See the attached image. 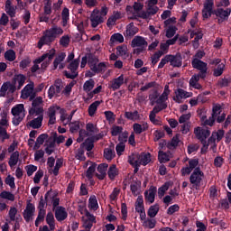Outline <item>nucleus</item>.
<instances>
[{"label":"nucleus","instance_id":"dca6fc26","mask_svg":"<svg viewBox=\"0 0 231 231\" xmlns=\"http://www.w3.org/2000/svg\"><path fill=\"white\" fill-rule=\"evenodd\" d=\"M169 62L173 68H181L183 64V59L181 55H168Z\"/></svg>","mask_w":231,"mask_h":231},{"label":"nucleus","instance_id":"a19ab883","mask_svg":"<svg viewBox=\"0 0 231 231\" xmlns=\"http://www.w3.org/2000/svg\"><path fill=\"white\" fill-rule=\"evenodd\" d=\"M140 158L141 155L138 153H132L131 155L128 156V163L130 165H137L140 164Z\"/></svg>","mask_w":231,"mask_h":231},{"label":"nucleus","instance_id":"6ab92c4d","mask_svg":"<svg viewBox=\"0 0 231 231\" xmlns=\"http://www.w3.org/2000/svg\"><path fill=\"white\" fill-rule=\"evenodd\" d=\"M53 57H55V49H51L49 52L44 53L38 59L33 60V64L39 65L41 62H44L46 59H49L50 60H53Z\"/></svg>","mask_w":231,"mask_h":231},{"label":"nucleus","instance_id":"2f4dec72","mask_svg":"<svg viewBox=\"0 0 231 231\" xmlns=\"http://www.w3.org/2000/svg\"><path fill=\"white\" fill-rule=\"evenodd\" d=\"M180 134H177L171 138V142L168 143L167 148L170 150L176 149V147L180 145Z\"/></svg>","mask_w":231,"mask_h":231},{"label":"nucleus","instance_id":"774afa93","mask_svg":"<svg viewBox=\"0 0 231 231\" xmlns=\"http://www.w3.org/2000/svg\"><path fill=\"white\" fill-rule=\"evenodd\" d=\"M123 131H124V127L115 125L111 129V134H112V136H118V134H122Z\"/></svg>","mask_w":231,"mask_h":231},{"label":"nucleus","instance_id":"338daca9","mask_svg":"<svg viewBox=\"0 0 231 231\" xmlns=\"http://www.w3.org/2000/svg\"><path fill=\"white\" fill-rule=\"evenodd\" d=\"M158 160L160 162V163H167V162H169V156L164 152L160 151L159 154H158Z\"/></svg>","mask_w":231,"mask_h":231},{"label":"nucleus","instance_id":"69168bd1","mask_svg":"<svg viewBox=\"0 0 231 231\" xmlns=\"http://www.w3.org/2000/svg\"><path fill=\"white\" fill-rule=\"evenodd\" d=\"M166 100H169V92L163 91L162 94L157 98L156 104H167Z\"/></svg>","mask_w":231,"mask_h":231},{"label":"nucleus","instance_id":"f704fd0d","mask_svg":"<svg viewBox=\"0 0 231 231\" xmlns=\"http://www.w3.org/2000/svg\"><path fill=\"white\" fill-rule=\"evenodd\" d=\"M139 165L145 167L151 163V152L140 154Z\"/></svg>","mask_w":231,"mask_h":231},{"label":"nucleus","instance_id":"f257e3e1","mask_svg":"<svg viewBox=\"0 0 231 231\" xmlns=\"http://www.w3.org/2000/svg\"><path fill=\"white\" fill-rule=\"evenodd\" d=\"M62 33H64V30L57 25H54L51 28L46 30L38 42L39 50H42V46L44 45L50 46V44H51V42H53L55 39H57V36L62 35Z\"/></svg>","mask_w":231,"mask_h":231},{"label":"nucleus","instance_id":"c03bdc74","mask_svg":"<svg viewBox=\"0 0 231 231\" xmlns=\"http://www.w3.org/2000/svg\"><path fill=\"white\" fill-rule=\"evenodd\" d=\"M170 187H171V182H165L162 186H161L158 189V197L160 199H162V198L165 196V192L169 190Z\"/></svg>","mask_w":231,"mask_h":231},{"label":"nucleus","instance_id":"9d476101","mask_svg":"<svg viewBox=\"0 0 231 231\" xmlns=\"http://www.w3.org/2000/svg\"><path fill=\"white\" fill-rule=\"evenodd\" d=\"M50 194H51V189L48 190L44 197L40 198L39 205H38V210H46V207H49L51 205L50 203Z\"/></svg>","mask_w":231,"mask_h":231},{"label":"nucleus","instance_id":"e2e57ef3","mask_svg":"<svg viewBox=\"0 0 231 231\" xmlns=\"http://www.w3.org/2000/svg\"><path fill=\"white\" fill-rule=\"evenodd\" d=\"M89 207L93 210H97L98 208V200H97V197L95 195L90 196L88 199Z\"/></svg>","mask_w":231,"mask_h":231},{"label":"nucleus","instance_id":"39448f33","mask_svg":"<svg viewBox=\"0 0 231 231\" xmlns=\"http://www.w3.org/2000/svg\"><path fill=\"white\" fill-rule=\"evenodd\" d=\"M191 65L192 68H194V69H198L199 71V73L202 79H207V71H208L207 62L197 58H194L191 61Z\"/></svg>","mask_w":231,"mask_h":231},{"label":"nucleus","instance_id":"bb28decb","mask_svg":"<svg viewBox=\"0 0 231 231\" xmlns=\"http://www.w3.org/2000/svg\"><path fill=\"white\" fill-rule=\"evenodd\" d=\"M103 102L104 101L101 100V101H95L92 104H90L88 106V116H95V114L97 113V110L98 109V106Z\"/></svg>","mask_w":231,"mask_h":231},{"label":"nucleus","instance_id":"c85d7f7f","mask_svg":"<svg viewBox=\"0 0 231 231\" xmlns=\"http://www.w3.org/2000/svg\"><path fill=\"white\" fill-rule=\"evenodd\" d=\"M80 147H85L86 151L89 152L95 148V141L91 137H88L81 143Z\"/></svg>","mask_w":231,"mask_h":231},{"label":"nucleus","instance_id":"79ce46f5","mask_svg":"<svg viewBox=\"0 0 231 231\" xmlns=\"http://www.w3.org/2000/svg\"><path fill=\"white\" fill-rule=\"evenodd\" d=\"M23 111H24V105L19 104L12 108L11 113L13 116H21V113H23Z\"/></svg>","mask_w":231,"mask_h":231},{"label":"nucleus","instance_id":"ddd939ff","mask_svg":"<svg viewBox=\"0 0 231 231\" xmlns=\"http://www.w3.org/2000/svg\"><path fill=\"white\" fill-rule=\"evenodd\" d=\"M60 109V106H50L48 109V116H49V125H54L55 122H57V111Z\"/></svg>","mask_w":231,"mask_h":231},{"label":"nucleus","instance_id":"20e7f679","mask_svg":"<svg viewBox=\"0 0 231 231\" xmlns=\"http://www.w3.org/2000/svg\"><path fill=\"white\" fill-rule=\"evenodd\" d=\"M203 176H205V173L201 171V168L197 167L189 176V183L195 187V189L198 190L201 187V181L203 180Z\"/></svg>","mask_w":231,"mask_h":231},{"label":"nucleus","instance_id":"423d86ee","mask_svg":"<svg viewBox=\"0 0 231 231\" xmlns=\"http://www.w3.org/2000/svg\"><path fill=\"white\" fill-rule=\"evenodd\" d=\"M209 64L210 66H217V68L213 69L214 77H221V75H223L225 72V68H226V65L221 62V59L219 58L211 60Z\"/></svg>","mask_w":231,"mask_h":231},{"label":"nucleus","instance_id":"4468645a","mask_svg":"<svg viewBox=\"0 0 231 231\" xmlns=\"http://www.w3.org/2000/svg\"><path fill=\"white\" fill-rule=\"evenodd\" d=\"M198 140H200V142H205L208 136H210V130L207 129H201V127H197L194 131Z\"/></svg>","mask_w":231,"mask_h":231},{"label":"nucleus","instance_id":"37998d69","mask_svg":"<svg viewBox=\"0 0 231 231\" xmlns=\"http://www.w3.org/2000/svg\"><path fill=\"white\" fill-rule=\"evenodd\" d=\"M158 212H160V206L155 204L149 208L147 214L149 217H156V216H158Z\"/></svg>","mask_w":231,"mask_h":231},{"label":"nucleus","instance_id":"58836bf2","mask_svg":"<svg viewBox=\"0 0 231 231\" xmlns=\"http://www.w3.org/2000/svg\"><path fill=\"white\" fill-rule=\"evenodd\" d=\"M17 163H19V152L16 151L14 152H13L10 156L8 164L10 167H15V165H17Z\"/></svg>","mask_w":231,"mask_h":231},{"label":"nucleus","instance_id":"f3484780","mask_svg":"<svg viewBox=\"0 0 231 231\" xmlns=\"http://www.w3.org/2000/svg\"><path fill=\"white\" fill-rule=\"evenodd\" d=\"M55 217L57 221H64L68 218V211H66V208L62 206H59L55 210Z\"/></svg>","mask_w":231,"mask_h":231},{"label":"nucleus","instance_id":"49530a36","mask_svg":"<svg viewBox=\"0 0 231 231\" xmlns=\"http://www.w3.org/2000/svg\"><path fill=\"white\" fill-rule=\"evenodd\" d=\"M64 59H66V52H60L53 61L52 69H57V68H59V64H60V62H62Z\"/></svg>","mask_w":231,"mask_h":231},{"label":"nucleus","instance_id":"c756f323","mask_svg":"<svg viewBox=\"0 0 231 231\" xmlns=\"http://www.w3.org/2000/svg\"><path fill=\"white\" fill-rule=\"evenodd\" d=\"M69 21V9L68 7L63 8L61 12V26H68V22Z\"/></svg>","mask_w":231,"mask_h":231},{"label":"nucleus","instance_id":"603ef678","mask_svg":"<svg viewBox=\"0 0 231 231\" xmlns=\"http://www.w3.org/2000/svg\"><path fill=\"white\" fill-rule=\"evenodd\" d=\"M50 199L51 200V205H52L53 210H55V208H59V205H60V199L59 197H57V195L51 196V194H50L49 203H50Z\"/></svg>","mask_w":231,"mask_h":231},{"label":"nucleus","instance_id":"7c9ffc66","mask_svg":"<svg viewBox=\"0 0 231 231\" xmlns=\"http://www.w3.org/2000/svg\"><path fill=\"white\" fill-rule=\"evenodd\" d=\"M106 69L107 65L106 64V62H100L97 65L93 66L91 71H93V73L98 74L106 72Z\"/></svg>","mask_w":231,"mask_h":231},{"label":"nucleus","instance_id":"72a5a7b5","mask_svg":"<svg viewBox=\"0 0 231 231\" xmlns=\"http://www.w3.org/2000/svg\"><path fill=\"white\" fill-rule=\"evenodd\" d=\"M34 85L33 83L27 84L22 90V98L26 99L30 97V93L33 91Z\"/></svg>","mask_w":231,"mask_h":231},{"label":"nucleus","instance_id":"f03ea898","mask_svg":"<svg viewBox=\"0 0 231 231\" xmlns=\"http://www.w3.org/2000/svg\"><path fill=\"white\" fill-rule=\"evenodd\" d=\"M80 64V58L75 59L73 60L68 66L67 69H69V72L68 70H64V77H66V79H70L71 80H75V79H77V77H79V66Z\"/></svg>","mask_w":231,"mask_h":231},{"label":"nucleus","instance_id":"412c9836","mask_svg":"<svg viewBox=\"0 0 231 231\" xmlns=\"http://www.w3.org/2000/svg\"><path fill=\"white\" fill-rule=\"evenodd\" d=\"M124 74H121L118 78H116L111 81L110 88L114 91L120 89V88L124 86Z\"/></svg>","mask_w":231,"mask_h":231},{"label":"nucleus","instance_id":"680f3d73","mask_svg":"<svg viewBox=\"0 0 231 231\" xmlns=\"http://www.w3.org/2000/svg\"><path fill=\"white\" fill-rule=\"evenodd\" d=\"M64 161L62 159H57L55 167L52 171L54 176H59V171H60V167H62Z\"/></svg>","mask_w":231,"mask_h":231},{"label":"nucleus","instance_id":"0e129e2a","mask_svg":"<svg viewBox=\"0 0 231 231\" xmlns=\"http://www.w3.org/2000/svg\"><path fill=\"white\" fill-rule=\"evenodd\" d=\"M199 79H201V76H199V74H195L191 77V79H189V84L194 87V86H199V88H201V85L198 82H199Z\"/></svg>","mask_w":231,"mask_h":231},{"label":"nucleus","instance_id":"4c0bfd02","mask_svg":"<svg viewBox=\"0 0 231 231\" xmlns=\"http://www.w3.org/2000/svg\"><path fill=\"white\" fill-rule=\"evenodd\" d=\"M116 156V152L111 147L104 149V158L108 162H111L113 158Z\"/></svg>","mask_w":231,"mask_h":231},{"label":"nucleus","instance_id":"7ed1b4c3","mask_svg":"<svg viewBox=\"0 0 231 231\" xmlns=\"http://www.w3.org/2000/svg\"><path fill=\"white\" fill-rule=\"evenodd\" d=\"M159 10V6L148 5L146 11H142L141 14H136L134 17H131L130 19H132L133 21L138 19V17L139 19H151L152 15H156L158 14Z\"/></svg>","mask_w":231,"mask_h":231},{"label":"nucleus","instance_id":"6e6552de","mask_svg":"<svg viewBox=\"0 0 231 231\" xmlns=\"http://www.w3.org/2000/svg\"><path fill=\"white\" fill-rule=\"evenodd\" d=\"M23 219L26 223H30L35 216V205L28 202L25 209L23 212Z\"/></svg>","mask_w":231,"mask_h":231},{"label":"nucleus","instance_id":"473e14b6","mask_svg":"<svg viewBox=\"0 0 231 231\" xmlns=\"http://www.w3.org/2000/svg\"><path fill=\"white\" fill-rule=\"evenodd\" d=\"M107 174L109 180H111L112 181L115 180V178L118 176V168H116V164L110 165Z\"/></svg>","mask_w":231,"mask_h":231},{"label":"nucleus","instance_id":"09e8293b","mask_svg":"<svg viewBox=\"0 0 231 231\" xmlns=\"http://www.w3.org/2000/svg\"><path fill=\"white\" fill-rule=\"evenodd\" d=\"M4 57L5 59V60H8L9 62H14V60H15V59H16L15 51H14L12 49L7 50L5 52Z\"/></svg>","mask_w":231,"mask_h":231},{"label":"nucleus","instance_id":"aec40b11","mask_svg":"<svg viewBox=\"0 0 231 231\" xmlns=\"http://www.w3.org/2000/svg\"><path fill=\"white\" fill-rule=\"evenodd\" d=\"M156 192L157 189L154 186L150 187L148 191L144 192V198L146 201H149V203L152 204L154 203V199L156 198Z\"/></svg>","mask_w":231,"mask_h":231},{"label":"nucleus","instance_id":"2eb2a0df","mask_svg":"<svg viewBox=\"0 0 231 231\" xmlns=\"http://www.w3.org/2000/svg\"><path fill=\"white\" fill-rule=\"evenodd\" d=\"M8 113H10V108L8 106H5L0 113V125L1 127H8Z\"/></svg>","mask_w":231,"mask_h":231},{"label":"nucleus","instance_id":"5701e85b","mask_svg":"<svg viewBox=\"0 0 231 231\" xmlns=\"http://www.w3.org/2000/svg\"><path fill=\"white\" fill-rule=\"evenodd\" d=\"M42 120H44V116L41 115L38 117L32 119L29 123V125L30 127H32V129H41V127H42Z\"/></svg>","mask_w":231,"mask_h":231},{"label":"nucleus","instance_id":"4d7b16f0","mask_svg":"<svg viewBox=\"0 0 231 231\" xmlns=\"http://www.w3.org/2000/svg\"><path fill=\"white\" fill-rule=\"evenodd\" d=\"M176 32H178V27L174 25H170L166 31L167 39H172V37L176 35Z\"/></svg>","mask_w":231,"mask_h":231},{"label":"nucleus","instance_id":"bf43d9fd","mask_svg":"<svg viewBox=\"0 0 231 231\" xmlns=\"http://www.w3.org/2000/svg\"><path fill=\"white\" fill-rule=\"evenodd\" d=\"M42 113H44V108L42 107L36 106L29 109V115H31V116H33V115L41 116Z\"/></svg>","mask_w":231,"mask_h":231},{"label":"nucleus","instance_id":"4be33fe9","mask_svg":"<svg viewBox=\"0 0 231 231\" xmlns=\"http://www.w3.org/2000/svg\"><path fill=\"white\" fill-rule=\"evenodd\" d=\"M132 48H136V47H142V46H147V41H145L144 37L142 36H135L132 40L131 43Z\"/></svg>","mask_w":231,"mask_h":231},{"label":"nucleus","instance_id":"0eeeda50","mask_svg":"<svg viewBox=\"0 0 231 231\" xmlns=\"http://www.w3.org/2000/svg\"><path fill=\"white\" fill-rule=\"evenodd\" d=\"M212 8H214V0H205L202 8V19L207 21L212 17Z\"/></svg>","mask_w":231,"mask_h":231},{"label":"nucleus","instance_id":"9b49d317","mask_svg":"<svg viewBox=\"0 0 231 231\" xmlns=\"http://www.w3.org/2000/svg\"><path fill=\"white\" fill-rule=\"evenodd\" d=\"M231 14V8H219L218 14H217V23L218 24H221L225 23V21H228V18L230 17Z\"/></svg>","mask_w":231,"mask_h":231},{"label":"nucleus","instance_id":"1a4fd4ad","mask_svg":"<svg viewBox=\"0 0 231 231\" xmlns=\"http://www.w3.org/2000/svg\"><path fill=\"white\" fill-rule=\"evenodd\" d=\"M190 97H192L191 93L183 90V88H178L175 90V97H173V100L177 104H181V100H183V98H190Z\"/></svg>","mask_w":231,"mask_h":231},{"label":"nucleus","instance_id":"393cba45","mask_svg":"<svg viewBox=\"0 0 231 231\" xmlns=\"http://www.w3.org/2000/svg\"><path fill=\"white\" fill-rule=\"evenodd\" d=\"M90 23H91L92 28H97L98 24H102V23H104V17L98 14H92L90 15Z\"/></svg>","mask_w":231,"mask_h":231},{"label":"nucleus","instance_id":"3c124183","mask_svg":"<svg viewBox=\"0 0 231 231\" xmlns=\"http://www.w3.org/2000/svg\"><path fill=\"white\" fill-rule=\"evenodd\" d=\"M93 88H95V80L93 79L87 80L83 85V90L85 93H89Z\"/></svg>","mask_w":231,"mask_h":231},{"label":"nucleus","instance_id":"6e6d98bb","mask_svg":"<svg viewBox=\"0 0 231 231\" xmlns=\"http://www.w3.org/2000/svg\"><path fill=\"white\" fill-rule=\"evenodd\" d=\"M0 198L2 199H8V201H15V195L10 191H2L0 193Z\"/></svg>","mask_w":231,"mask_h":231},{"label":"nucleus","instance_id":"864d4df0","mask_svg":"<svg viewBox=\"0 0 231 231\" xmlns=\"http://www.w3.org/2000/svg\"><path fill=\"white\" fill-rule=\"evenodd\" d=\"M67 124L69 126V132L72 134L77 133V131L80 129V121H74ZM67 124H65V125H67Z\"/></svg>","mask_w":231,"mask_h":231},{"label":"nucleus","instance_id":"052dcab7","mask_svg":"<svg viewBox=\"0 0 231 231\" xmlns=\"http://www.w3.org/2000/svg\"><path fill=\"white\" fill-rule=\"evenodd\" d=\"M133 8H134V15H138L139 14H142L140 12L143 10V4L139 2H134Z\"/></svg>","mask_w":231,"mask_h":231},{"label":"nucleus","instance_id":"de8ad7c7","mask_svg":"<svg viewBox=\"0 0 231 231\" xmlns=\"http://www.w3.org/2000/svg\"><path fill=\"white\" fill-rule=\"evenodd\" d=\"M167 107V104H158V106H155L152 110L150 112L149 116H156L160 111H163Z\"/></svg>","mask_w":231,"mask_h":231},{"label":"nucleus","instance_id":"e433bc0d","mask_svg":"<svg viewBox=\"0 0 231 231\" xmlns=\"http://www.w3.org/2000/svg\"><path fill=\"white\" fill-rule=\"evenodd\" d=\"M125 118L132 120V122H136V120H140V114L138 113V110L134 112H125Z\"/></svg>","mask_w":231,"mask_h":231},{"label":"nucleus","instance_id":"a211bd4d","mask_svg":"<svg viewBox=\"0 0 231 231\" xmlns=\"http://www.w3.org/2000/svg\"><path fill=\"white\" fill-rule=\"evenodd\" d=\"M107 167H109L108 163H101L97 166V172L96 176L97 180H105L106 176H107Z\"/></svg>","mask_w":231,"mask_h":231},{"label":"nucleus","instance_id":"cd10ccee","mask_svg":"<svg viewBox=\"0 0 231 231\" xmlns=\"http://www.w3.org/2000/svg\"><path fill=\"white\" fill-rule=\"evenodd\" d=\"M45 140H48V134H40L36 139L35 144L33 146V150L37 151V149H40L41 146L44 143Z\"/></svg>","mask_w":231,"mask_h":231},{"label":"nucleus","instance_id":"5fc2aeb1","mask_svg":"<svg viewBox=\"0 0 231 231\" xmlns=\"http://www.w3.org/2000/svg\"><path fill=\"white\" fill-rule=\"evenodd\" d=\"M104 115L108 124H115V120H116V115H115L113 111H105Z\"/></svg>","mask_w":231,"mask_h":231},{"label":"nucleus","instance_id":"8fccbe9b","mask_svg":"<svg viewBox=\"0 0 231 231\" xmlns=\"http://www.w3.org/2000/svg\"><path fill=\"white\" fill-rule=\"evenodd\" d=\"M88 66L90 69H92L93 66H97V64H98V58H97L96 55L91 52H88Z\"/></svg>","mask_w":231,"mask_h":231},{"label":"nucleus","instance_id":"f8f14e48","mask_svg":"<svg viewBox=\"0 0 231 231\" xmlns=\"http://www.w3.org/2000/svg\"><path fill=\"white\" fill-rule=\"evenodd\" d=\"M5 12L12 19H14V17H15V14H17V6L12 5V0L5 1Z\"/></svg>","mask_w":231,"mask_h":231},{"label":"nucleus","instance_id":"a878e982","mask_svg":"<svg viewBox=\"0 0 231 231\" xmlns=\"http://www.w3.org/2000/svg\"><path fill=\"white\" fill-rule=\"evenodd\" d=\"M97 171V163L93 162L87 170V172H86V178H88V180L89 181H91V185H93V183H95L93 181V176L95 174Z\"/></svg>","mask_w":231,"mask_h":231},{"label":"nucleus","instance_id":"ea45409f","mask_svg":"<svg viewBox=\"0 0 231 231\" xmlns=\"http://www.w3.org/2000/svg\"><path fill=\"white\" fill-rule=\"evenodd\" d=\"M38 216L36 217V220L34 222L35 226H39L42 221H44V218L46 217V209H38Z\"/></svg>","mask_w":231,"mask_h":231},{"label":"nucleus","instance_id":"b1692460","mask_svg":"<svg viewBox=\"0 0 231 231\" xmlns=\"http://www.w3.org/2000/svg\"><path fill=\"white\" fill-rule=\"evenodd\" d=\"M138 33V29L134 26V23H130L126 26V31L125 33V37H134L135 34Z\"/></svg>","mask_w":231,"mask_h":231},{"label":"nucleus","instance_id":"c9c22d12","mask_svg":"<svg viewBox=\"0 0 231 231\" xmlns=\"http://www.w3.org/2000/svg\"><path fill=\"white\" fill-rule=\"evenodd\" d=\"M46 223L47 225H49L50 230H55V217L53 216V213L51 211L47 213Z\"/></svg>","mask_w":231,"mask_h":231},{"label":"nucleus","instance_id":"13d9d810","mask_svg":"<svg viewBox=\"0 0 231 231\" xmlns=\"http://www.w3.org/2000/svg\"><path fill=\"white\" fill-rule=\"evenodd\" d=\"M162 55H163V51H158L152 55V66H156V64H158V62H160V59H162Z\"/></svg>","mask_w":231,"mask_h":231},{"label":"nucleus","instance_id":"a18cd8bd","mask_svg":"<svg viewBox=\"0 0 231 231\" xmlns=\"http://www.w3.org/2000/svg\"><path fill=\"white\" fill-rule=\"evenodd\" d=\"M86 129H87V133H88V134H97L99 131L98 127L97 126V125H94L93 123H88L86 125Z\"/></svg>","mask_w":231,"mask_h":231}]
</instances>
